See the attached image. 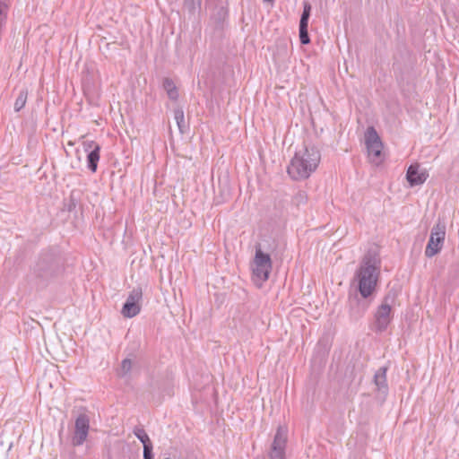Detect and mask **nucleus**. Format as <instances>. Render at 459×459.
Returning <instances> with one entry per match:
<instances>
[{
  "label": "nucleus",
  "instance_id": "nucleus-4",
  "mask_svg": "<svg viewBox=\"0 0 459 459\" xmlns=\"http://www.w3.org/2000/svg\"><path fill=\"white\" fill-rule=\"evenodd\" d=\"M396 294L389 291L384 298L382 304L375 314V328L377 332L382 333L387 329L391 322L392 306L394 303Z\"/></svg>",
  "mask_w": 459,
  "mask_h": 459
},
{
  "label": "nucleus",
  "instance_id": "nucleus-21",
  "mask_svg": "<svg viewBox=\"0 0 459 459\" xmlns=\"http://www.w3.org/2000/svg\"><path fill=\"white\" fill-rule=\"evenodd\" d=\"M311 5L308 2H304L303 12L299 21V26H308Z\"/></svg>",
  "mask_w": 459,
  "mask_h": 459
},
{
  "label": "nucleus",
  "instance_id": "nucleus-31",
  "mask_svg": "<svg viewBox=\"0 0 459 459\" xmlns=\"http://www.w3.org/2000/svg\"><path fill=\"white\" fill-rule=\"evenodd\" d=\"M264 2H272L273 0H264Z\"/></svg>",
  "mask_w": 459,
  "mask_h": 459
},
{
  "label": "nucleus",
  "instance_id": "nucleus-12",
  "mask_svg": "<svg viewBox=\"0 0 459 459\" xmlns=\"http://www.w3.org/2000/svg\"><path fill=\"white\" fill-rule=\"evenodd\" d=\"M428 177L426 170L420 171L419 164H411L407 169L406 178L411 186L423 184Z\"/></svg>",
  "mask_w": 459,
  "mask_h": 459
},
{
  "label": "nucleus",
  "instance_id": "nucleus-30",
  "mask_svg": "<svg viewBox=\"0 0 459 459\" xmlns=\"http://www.w3.org/2000/svg\"><path fill=\"white\" fill-rule=\"evenodd\" d=\"M48 385V382H47L44 378L41 379V381L38 384V386L39 388H44L45 386H47ZM49 385L51 386V384L49 383Z\"/></svg>",
  "mask_w": 459,
  "mask_h": 459
},
{
  "label": "nucleus",
  "instance_id": "nucleus-26",
  "mask_svg": "<svg viewBox=\"0 0 459 459\" xmlns=\"http://www.w3.org/2000/svg\"><path fill=\"white\" fill-rule=\"evenodd\" d=\"M143 459H153L152 446L143 447Z\"/></svg>",
  "mask_w": 459,
  "mask_h": 459
},
{
  "label": "nucleus",
  "instance_id": "nucleus-19",
  "mask_svg": "<svg viewBox=\"0 0 459 459\" xmlns=\"http://www.w3.org/2000/svg\"><path fill=\"white\" fill-rule=\"evenodd\" d=\"M227 11L223 7H220L216 13L212 16V20L214 21L216 27L221 28L224 21L227 18Z\"/></svg>",
  "mask_w": 459,
  "mask_h": 459
},
{
  "label": "nucleus",
  "instance_id": "nucleus-7",
  "mask_svg": "<svg viewBox=\"0 0 459 459\" xmlns=\"http://www.w3.org/2000/svg\"><path fill=\"white\" fill-rule=\"evenodd\" d=\"M288 439V429L279 426L269 451V459H285V449Z\"/></svg>",
  "mask_w": 459,
  "mask_h": 459
},
{
  "label": "nucleus",
  "instance_id": "nucleus-28",
  "mask_svg": "<svg viewBox=\"0 0 459 459\" xmlns=\"http://www.w3.org/2000/svg\"><path fill=\"white\" fill-rule=\"evenodd\" d=\"M175 86L174 82L170 78H165L163 81V88L166 91Z\"/></svg>",
  "mask_w": 459,
  "mask_h": 459
},
{
  "label": "nucleus",
  "instance_id": "nucleus-13",
  "mask_svg": "<svg viewBox=\"0 0 459 459\" xmlns=\"http://www.w3.org/2000/svg\"><path fill=\"white\" fill-rule=\"evenodd\" d=\"M386 367H381L378 368V370L375 373L374 376V382L377 386V392L383 395V398H385L388 390L386 383Z\"/></svg>",
  "mask_w": 459,
  "mask_h": 459
},
{
  "label": "nucleus",
  "instance_id": "nucleus-16",
  "mask_svg": "<svg viewBox=\"0 0 459 459\" xmlns=\"http://www.w3.org/2000/svg\"><path fill=\"white\" fill-rule=\"evenodd\" d=\"M27 98H28V90L22 89L19 92V95L14 102V110L16 112H19L20 110H22L24 108L26 101H27Z\"/></svg>",
  "mask_w": 459,
  "mask_h": 459
},
{
  "label": "nucleus",
  "instance_id": "nucleus-1",
  "mask_svg": "<svg viewBox=\"0 0 459 459\" xmlns=\"http://www.w3.org/2000/svg\"><path fill=\"white\" fill-rule=\"evenodd\" d=\"M381 270V258L377 247L369 248L364 255L359 267L355 273L358 290L364 299L369 298L376 290Z\"/></svg>",
  "mask_w": 459,
  "mask_h": 459
},
{
  "label": "nucleus",
  "instance_id": "nucleus-25",
  "mask_svg": "<svg viewBox=\"0 0 459 459\" xmlns=\"http://www.w3.org/2000/svg\"><path fill=\"white\" fill-rule=\"evenodd\" d=\"M82 145H83L84 151L88 152H90V151L95 149L96 146H100L99 143H97L96 142H94L92 140H91V141L83 140Z\"/></svg>",
  "mask_w": 459,
  "mask_h": 459
},
{
  "label": "nucleus",
  "instance_id": "nucleus-24",
  "mask_svg": "<svg viewBox=\"0 0 459 459\" xmlns=\"http://www.w3.org/2000/svg\"><path fill=\"white\" fill-rule=\"evenodd\" d=\"M307 27L308 26H299V40L302 45H307L310 42Z\"/></svg>",
  "mask_w": 459,
  "mask_h": 459
},
{
  "label": "nucleus",
  "instance_id": "nucleus-6",
  "mask_svg": "<svg viewBox=\"0 0 459 459\" xmlns=\"http://www.w3.org/2000/svg\"><path fill=\"white\" fill-rule=\"evenodd\" d=\"M365 143L369 160L378 164L381 161L383 143L377 130L373 126L368 127L365 133Z\"/></svg>",
  "mask_w": 459,
  "mask_h": 459
},
{
  "label": "nucleus",
  "instance_id": "nucleus-22",
  "mask_svg": "<svg viewBox=\"0 0 459 459\" xmlns=\"http://www.w3.org/2000/svg\"><path fill=\"white\" fill-rule=\"evenodd\" d=\"M202 0H185L184 7L191 13H194L200 7Z\"/></svg>",
  "mask_w": 459,
  "mask_h": 459
},
{
  "label": "nucleus",
  "instance_id": "nucleus-8",
  "mask_svg": "<svg viewBox=\"0 0 459 459\" xmlns=\"http://www.w3.org/2000/svg\"><path fill=\"white\" fill-rule=\"evenodd\" d=\"M143 299V290L140 286L134 288L124 304L121 313L125 317L132 318L141 311V301Z\"/></svg>",
  "mask_w": 459,
  "mask_h": 459
},
{
  "label": "nucleus",
  "instance_id": "nucleus-17",
  "mask_svg": "<svg viewBox=\"0 0 459 459\" xmlns=\"http://www.w3.org/2000/svg\"><path fill=\"white\" fill-rule=\"evenodd\" d=\"M133 362L130 359L122 360L120 368L117 369V374L119 377H126L132 370Z\"/></svg>",
  "mask_w": 459,
  "mask_h": 459
},
{
  "label": "nucleus",
  "instance_id": "nucleus-2",
  "mask_svg": "<svg viewBox=\"0 0 459 459\" xmlns=\"http://www.w3.org/2000/svg\"><path fill=\"white\" fill-rule=\"evenodd\" d=\"M321 160L319 150L315 146H305L297 152L287 168V172L294 180L307 178L314 172Z\"/></svg>",
  "mask_w": 459,
  "mask_h": 459
},
{
  "label": "nucleus",
  "instance_id": "nucleus-10",
  "mask_svg": "<svg viewBox=\"0 0 459 459\" xmlns=\"http://www.w3.org/2000/svg\"><path fill=\"white\" fill-rule=\"evenodd\" d=\"M90 429V419L89 417L82 413L80 414L74 423V433L72 439L74 446H82L87 439Z\"/></svg>",
  "mask_w": 459,
  "mask_h": 459
},
{
  "label": "nucleus",
  "instance_id": "nucleus-18",
  "mask_svg": "<svg viewBox=\"0 0 459 459\" xmlns=\"http://www.w3.org/2000/svg\"><path fill=\"white\" fill-rule=\"evenodd\" d=\"M174 118L177 122L178 129L181 133H184L186 125H185V116L184 111L181 108H177L174 109Z\"/></svg>",
  "mask_w": 459,
  "mask_h": 459
},
{
  "label": "nucleus",
  "instance_id": "nucleus-3",
  "mask_svg": "<svg viewBox=\"0 0 459 459\" xmlns=\"http://www.w3.org/2000/svg\"><path fill=\"white\" fill-rule=\"evenodd\" d=\"M63 272L60 258L53 253L41 254L34 266L36 277L46 282L57 279Z\"/></svg>",
  "mask_w": 459,
  "mask_h": 459
},
{
  "label": "nucleus",
  "instance_id": "nucleus-23",
  "mask_svg": "<svg viewBox=\"0 0 459 459\" xmlns=\"http://www.w3.org/2000/svg\"><path fill=\"white\" fill-rule=\"evenodd\" d=\"M292 201L296 205L304 204L307 201V195L305 191L300 190L294 195Z\"/></svg>",
  "mask_w": 459,
  "mask_h": 459
},
{
  "label": "nucleus",
  "instance_id": "nucleus-5",
  "mask_svg": "<svg viewBox=\"0 0 459 459\" xmlns=\"http://www.w3.org/2000/svg\"><path fill=\"white\" fill-rule=\"evenodd\" d=\"M446 238V225L438 221L431 229L429 242L425 249V255L431 258L437 255L444 245Z\"/></svg>",
  "mask_w": 459,
  "mask_h": 459
},
{
  "label": "nucleus",
  "instance_id": "nucleus-27",
  "mask_svg": "<svg viewBox=\"0 0 459 459\" xmlns=\"http://www.w3.org/2000/svg\"><path fill=\"white\" fill-rule=\"evenodd\" d=\"M167 94L170 100H177L178 99V91L176 85L172 87V89L169 90Z\"/></svg>",
  "mask_w": 459,
  "mask_h": 459
},
{
  "label": "nucleus",
  "instance_id": "nucleus-14",
  "mask_svg": "<svg viewBox=\"0 0 459 459\" xmlns=\"http://www.w3.org/2000/svg\"><path fill=\"white\" fill-rule=\"evenodd\" d=\"M100 146H96L95 149L90 151L87 155V166L91 172H96L98 162L100 160Z\"/></svg>",
  "mask_w": 459,
  "mask_h": 459
},
{
  "label": "nucleus",
  "instance_id": "nucleus-29",
  "mask_svg": "<svg viewBox=\"0 0 459 459\" xmlns=\"http://www.w3.org/2000/svg\"><path fill=\"white\" fill-rule=\"evenodd\" d=\"M66 206H67L66 209L68 212H71L75 208L76 203H75V200L73 198V196L70 197L69 203L66 204Z\"/></svg>",
  "mask_w": 459,
  "mask_h": 459
},
{
  "label": "nucleus",
  "instance_id": "nucleus-15",
  "mask_svg": "<svg viewBox=\"0 0 459 459\" xmlns=\"http://www.w3.org/2000/svg\"><path fill=\"white\" fill-rule=\"evenodd\" d=\"M134 435L145 446H152L151 439L145 430L141 427H135L133 430Z\"/></svg>",
  "mask_w": 459,
  "mask_h": 459
},
{
  "label": "nucleus",
  "instance_id": "nucleus-20",
  "mask_svg": "<svg viewBox=\"0 0 459 459\" xmlns=\"http://www.w3.org/2000/svg\"><path fill=\"white\" fill-rule=\"evenodd\" d=\"M311 5L308 2H304L303 12L299 21V26H308Z\"/></svg>",
  "mask_w": 459,
  "mask_h": 459
},
{
  "label": "nucleus",
  "instance_id": "nucleus-11",
  "mask_svg": "<svg viewBox=\"0 0 459 459\" xmlns=\"http://www.w3.org/2000/svg\"><path fill=\"white\" fill-rule=\"evenodd\" d=\"M369 307V301L367 299L360 298L355 294L354 296L349 297V310L350 316L357 320L360 318L368 310Z\"/></svg>",
  "mask_w": 459,
  "mask_h": 459
},
{
  "label": "nucleus",
  "instance_id": "nucleus-9",
  "mask_svg": "<svg viewBox=\"0 0 459 459\" xmlns=\"http://www.w3.org/2000/svg\"><path fill=\"white\" fill-rule=\"evenodd\" d=\"M254 264V275L263 281H266L269 278V274L272 270V260L270 255L258 248L255 251Z\"/></svg>",
  "mask_w": 459,
  "mask_h": 459
}]
</instances>
